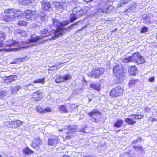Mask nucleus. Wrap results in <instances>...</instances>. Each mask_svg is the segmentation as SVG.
Here are the masks:
<instances>
[{
  "label": "nucleus",
  "mask_w": 157,
  "mask_h": 157,
  "mask_svg": "<svg viewBox=\"0 0 157 157\" xmlns=\"http://www.w3.org/2000/svg\"><path fill=\"white\" fill-rule=\"evenodd\" d=\"M52 22L53 25L56 28V29L53 30L52 32V33L54 34L53 36H52V38L54 39L62 35L64 29V26L68 24L69 22L68 21H65L62 23L59 20L55 18L52 19Z\"/></svg>",
  "instance_id": "f257e3e1"
},
{
  "label": "nucleus",
  "mask_w": 157,
  "mask_h": 157,
  "mask_svg": "<svg viewBox=\"0 0 157 157\" xmlns=\"http://www.w3.org/2000/svg\"><path fill=\"white\" fill-rule=\"evenodd\" d=\"M40 34L42 35L45 34L44 36H38L35 34L32 35L30 37L29 39H28L24 42L25 44H28L27 46H25L24 47L26 48L30 46H33V44H30L31 43L37 42L40 39H42V37H47L48 35H51V32H48V29L46 28L43 29L40 32Z\"/></svg>",
  "instance_id": "f03ea898"
},
{
  "label": "nucleus",
  "mask_w": 157,
  "mask_h": 157,
  "mask_svg": "<svg viewBox=\"0 0 157 157\" xmlns=\"http://www.w3.org/2000/svg\"><path fill=\"white\" fill-rule=\"evenodd\" d=\"M124 62L127 63L130 62H135L139 64L144 63L145 62V59L140 54L137 52L128 58L124 59Z\"/></svg>",
  "instance_id": "7ed1b4c3"
},
{
  "label": "nucleus",
  "mask_w": 157,
  "mask_h": 157,
  "mask_svg": "<svg viewBox=\"0 0 157 157\" xmlns=\"http://www.w3.org/2000/svg\"><path fill=\"white\" fill-rule=\"evenodd\" d=\"M113 71L117 78L121 82L125 78L124 68L121 64L116 65L113 68Z\"/></svg>",
  "instance_id": "20e7f679"
},
{
  "label": "nucleus",
  "mask_w": 157,
  "mask_h": 157,
  "mask_svg": "<svg viewBox=\"0 0 157 157\" xmlns=\"http://www.w3.org/2000/svg\"><path fill=\"white\" fill-rule=\"evenodd\" d=\"M101 113L97 109H93L88 113V115L91 117V121L94 122H98L101 121Z\"/></svg>",
  "instance_id": "39448f33"
},
{
  "label": "nucleus",
  "mask_w": 157,
  "mask_h": 157,
  "mask_svg": "<svg viewBox=\"0 0 157 157\" xmlns=\"http://www.w3.org/2000/svg\"><path fill=\"white\" fill-rule=\"evenodd\" d=\"M24 15L27 20H35L36 17V12L35 10H28L25 11Z\"/></svg>",
  "instance_id": "423d86ee"
},
{
  "label": "nucleus",
  "mask_w": 157,
  "mask_h": 157,
  "mask_svg": "<svg viewBox=\"0 0 157 157\" xmlns=\"http://www.w3.org/2000/svg\"><path fill=\"white\" fill-rule=\"evenodd\" d=\"M104 70L102 68H96L92 70L89 74V77L94 78L99 77L101 75L104 74Z\"/></svg>",
  "instance_id": "0eeeda50"
},
{
  "label": "nucleus",
  "mask_w": 157,
  "mask_h": 157,
  "mask_svg": "<svg viewBox=\"0 0 157 157\" xmlns=\"http://www.w3.org/2000/svg\"><path fill=\"white\" fill-rule=\"evenodd\" d=\"M123 92V88L120 86H117L111 90L109 95L111 97L116 98L122 95Z\"/></svg>",
  "instance_id": "6e6552de"
},
{
  "label": "nucleus",
  "mask_w": 157,
  "mask_h": 157,
  "mask_svg": "<svg viewBox=\"0 0 157 157\" xmlns=\"http://www.w3.org/2000/svg\"><path fill=\"white\" fill-rule=\"evenodd\" d=\"M110 5H108L107 4L103 5V8H99L98 12L99 13L102 12V13L107 12L109 13L112 11L114 9V7L111 5V3H109Z\"/></svg>",
  "instance_id": "1a4fd4ad"
},
{
  "label": "nucleus",
  "mask_w": 157,
  "mask_h": 157,
  "mask_svg": "<svg viewBox=\"0 0 157 157\" xmlns=\"http://www.w3.org/2000/svg\"><path fill=\"white\" fill-rule=\"evenodd\" d=\"M42 144V140L39 138L34 139L31 144V146L33 148L38 150Z\"/></svg>",
  "instance_id": "9d476101"
},
{
  "label": "nucleus",
  "mask_w": 157,
  "mask_h": 157,
  "mask_svg": "<svg viewBox=\"0 0 157 157\" xmlns=\"http://www.w3.org/2000/svg\"><path fill=\"white\" fill-rule=\"evenodd\" d=\"M41 7L42 9L45 11H50L51 8V4L50 2L46 0L41 1Z\"/></svg>",
  "instance_id": "9b49d317"
},
{
  "label": "nucleus",
  "mask_w": 157,
  "mask_h": 157,
  "mask_svg": "<svg viewBox=\"0 0 157 157\" xmlns=\"http://www.w3.org/2000/svg\"><path fill=\"white\" fill-rule=\"evenodd\" d=\"M1 18L5 21L9 22L13 20L14 19V17L12 14L9 15L4 12H2L1 14Z\"/></svg>",
  "instance_id": "f8f14e48"
},
{
  "label": "nucleus",
  "mask_w": 157,
  "mask_h": 157,
  "mask_svg": "<svg viewBox=\"0 0 157 157\" xmlns=\"http://www.w3.org/2000/svg\"><path fill=\"white\" fill-rule=\"evenodd\" d=\"M19 45H20V43L18 41L11 39L6 41L4 44L5 47L17 46Z\"/></svg>",
  "instance_id": "ddd939ff"
},
{
  "label": "nucleus",
  "mask_w": 157,
  "mask_h": 157,
  "mask_svg": "<svg viewBox=\"0 0 157 157\" xmlns=\"http://www.w3.org/2000/svg\"><path fill=\"white\" fill-rule=\"evenodd\" d=\"M22 124V122L18 120L14 121H11L10 128H16L20 127Z\"/></svg>",
  "instance_id": "4468645a"
},
{
  "label": "nucleus",
  "mask_w": 157,
  "mask_h": 157,
  "mask_svg": "<svg viewBox=\"0 0 157 157\" xmlns=\"http://www.w3.org/2000/svg\"><path fill=\"white\" fill-rule=\"evenodd\" d=\"M59 140L56 137H52L49 139L48 141V145L53 146L57 144L59 142Z\"/></svg>",
  "instance_id": "2eb2a0df"
},
{
  "label": "nucleus",
  "mask_w": 157,
  "mask_h": 157,
  "mask_svg": "<svg viewBox=\"0 0 157 157\" xmlns=\"http://www.w3.org/2000/svg\"><path fill=\"white\" fill-rule=\"evenodd\" d=\"M20 88L21 86L19 85H17L11 87L10 89V91L11 92L10 95L11 94L13 95L16 94Z\"/></svg>",
  "instance_id": "dca6fc26"
},
{
  "label": "nucleus",
  "mask_w": 157,
  "mask_h": 157,
  "mask_svg": "<svg viewBox=\"0 0 157 157\" xmlns=\"http://www.w3.org/2000/svg\"><path fill=\"white\" fill-rule=\"evenodd\" d=\"M36 110L39 113L44 114L46 113V112H50L51 109L50 108L48 107L43 109L41 107H38L36 108Z\"/></svg>",
  "instance_id": "f3484780"
},
{
  "label": "nucleus",
  "mask_w": 157,
  "mask_h": 157,
  "mask_svg": "<svg viewBox=\"0 0 157 157\" xmlns=\"http://www.w3.org/2000/svg\"><path fill=\"white\" fill-rule=\"evenodd\" d=\"M133 148L135 151L139 153L144 154L145 153V151L142 146L140 145H133Z\"/></svg>",
  "instance_id": "a211bd4d"
},
{
  "label": "nucleus",
  "mask_w": 157,
  "mask_h": 157,
  "mask_svg": "<svg viewBox=\"0 0 157 157\" xmlns=\"http://www.w3.org/2000/svg\"><path fill=\"white\" fill-rule=\"evenodd\" d=\"M15 34L18 36H25L27 35V33L24 30L21 29H17L15 31Z\"/></svg>",
  "instance_id": "6ab92c4d"
},
{
  "label": "nucleus",
  "mask_w": 157,
  "mask_h": 157,
  "mask_svg": "<svg viewBox=\"0 0 157 157\" xmlns=\"http://www.w3.org/2000/svg\"><path fill=\"white\" fill-rule=\"evenodd\" d=\"M142 19L141 21L143 22H145L147 24H149L151 21L150 18L146 14H144L142 16Z\"/></svg>",
  "instance_id": "aec40b11"
},
{
  "label": "nucleus",
  "mask_w": 157,
  "mask_h": 157,
  "mask_svg": "<svg viewBox=\"0 0 157 157\" xmlns=\"http://www.w3.org/2000/svg\"><path fill=\"white\" fill-rule=\"evenodd\" d=\"M100 85L96 83L92 82L90 85V87L97 91H99L100 90Z\"/></svg>",
  "instance_id": "412c9836"
},
{
  "label": "nucleus",
  "mask_w": 157,
  "mask_h": 157,
  "mask_svg": "<svg viewBox=\"0 0 157 157\" xmlns=\"http://www.w3.org/2000/svg\"><path fill=\"white\" fill-rule=\"evenodd\" d=\"M42 94L39 92H34L33 94V97L35 98V101L39 100L42 98Z\"/></svg>",
  "instance_id": "4be33fe9"
},
{
  "label": "nucleus",
  "mask_w": 157,
  "mask_h": 157,
  "mask_svg": "<svg viewBox=\"0 0 157 157\" xmlns=\"http://www.w3.org/2000/svg\"><path fill=\"white\" fill-rule=\"evenodd\" d=\"M33 0H17V2L20 5H28L32 3Z\"/></svg>",
  "instance_id": "5701e85b"
},
{
  "label": "nucleus",
  "mask_w": 157,
  "mask_h": 157,
  "mask_svg": "<svg viewBox=\"0 0 157 157\" xmlns=\"http://www.w3.org/2000/svg\"><path fill=\"white\" fill-rule=\"evenodd\" d=\"M124 121L127 124L131 125H133L135 124L136 121L132 118H127L125 119Z\"/></svg>",
  "instance_id": "b1692460"
},
{
  "label": "nucleus",
  "mask_w": 157,
  "mask_h": 157,
  "mask_svg": "<svg viewBox=\"0 0 157 157\" xmlns=\"http://www.w3.org/2000/svg\"><path fill=\"white\" fill-rule=\"evenodd\" d=\"M137 68L135 66H132L128 70V71L130 75H135L137 72Z\"/></svg>",
  "instance_id": "393cba45"
},
{
  "label": "nucleus",
  "mask_w": 157,
  "mask_h": 157,
  "mask_svg": "<svg viewBox=\"0 0 157 157\" xmlns=\"http://www.w3.org/2000/svg\"><path fill=\"white\" fill-rule=\"evenodd\" d=\"M28 58L27 56L24 57H19L15 59L13 62L12 63L16 64L20 62H23L26 59H27Z\"/></svg>",
  "instance_id": "a878e982"
},
{
  "label": "nucleus",
  "mask_w": 157,
  "mask_h": 157,
  "mask_svg": "<svg viewBox=\"0 0 157 157\" xmlns=\"http://www.w3.org/2000/svg\"><path fill=\"white\" fill-rule=\"evenodd\" d=\"M77 126L75 125H71L69 126H67L66 128L67 129L69 130V133H73L76 129Z\"/></svg>",
  "instance_id": "bb28decb"
},
{
  "label": "nucleus",
  "mask_w": 157,
  "mask_h": 157,
  "mask_svg": "<svg viewBox=\"0 0 157 157\" xmlns=\"http://www.w3.org/2000/svg\"><path fill=\"white\" fill-rule=\"evenodd\" d=\"M124 123V121L121 119H118L114 123V126L117 128H119L121 127Z\"/></svg>",
  "instance_id": "cd10ccee"
},
{
  "label": "nucleus",
  "mask_w": 157,
  "mask_h": 157,
  "mask_svg": "<svg viewBox=\"0 0 157 157\" xmlns=\"http://www.w3.org/2000/svg\"><path fill=\"white\" fill-rule=\"evenodd\" d=\"M17 76L15 75H11L6 77V81L7 82H13L16 79Z\"/></svg>",
  "instance_id": "c85d7f7f"
},
{
  "label": "nucleus",
  "mask_w": 157,
  "mask_h": 157,
  "mask_svg": "<svg viewBox=\"0 0 157 157\" xmlns=\"http://www.w3.org/2000/svg\"><path fill=\"white\" fill-rule=\"evenodd\" d=\"M39 18L41 21L45 22L47 20V16L44 12H43L40 13Z\"/></svg>",
  "instance_id": "c756f323"
},
{
  "label": "nucleus",
  "mask_w": 157,
  "mask_h": 157,
  "mask_svg": "<svg viewBox=\"0 0 157 157\" xmlns=\"http://www.w3.org/2000/svg\"><path fill=\"white\" fill-rule=\"evenodd\" d=\"M77 18L78 16L76 14L73 13H72L71 14L70 17V21L71 22H73L76 20L77 19Z\"/></svg>",
  "instance_id": "7c9ffc66"
},
{
  "label": "nucleus",
  "mask_w": 157,
  "mask_h": 157,
  "mask_svg": "<svg viewBox=\"0 0 157 157\" xmlns=\"http://www.w3.org/2000/svg\"><path fill=\"white\" fill-rule=\"evenodd\" d=\"M14 9L13 8H9L6 9L4 11V12L7 14L10 15L13 14L14 13Z\"/></svg>",
  "instance_id": "2f4dec72"
},
{
  "label": "nucleus",
  "mask_w": 157,
  "mask_h": 157,
  "mask_svg": "<svg viewBox=\"0 0 157 157\" xmlns=\"http://www.w3.org/2000/svg\"><path fill=\"white\" fill-rule=\"evenodd\" d=\"M45 81V79L44 78H41L38 79H37L34 80L33 82L34 83H41L43 84Z\"/></svg>",
  "instance_id": "473e14b6"
},
{
  "label": "nucleus",
  "mask_w": 157,
  "mask_h": 157,
  "mask_svg": "<svg viewBox=\"0 0 157 157\" xmlns=\"http://www.w3.org/2000/svg\"><path fill=\"white\" fill-rule=\"evenodd\" d=\"M35 87L33 85L31 84H28L24 86V89L26 90H34Z\"/></svg>",
  "instance_id": "72a5a7b5"
},
{
  "label": "nucleus",
  "mask_w": 157,
  "mask_h": 157,
  "mask_svg": "<svg viewBox=\"0 0 157 157\" xmlns=\"http://www.w3.org/2000/svg\"><path fill=\"white\" fill-rule=\"evenodd\" d=\"M14 12L13 14H12V15L14 17V18L16 17L20 16L22 13L21 11L16 10H14Z\"/></svg>",
  "instance_id": "f704fd0d"
},
{
  "label": "nucleus",
  "mask_w": 157,
  "mask_h": 157,
  "mask_svg": "<svg viewBox=\"0 0 157 157\" xmlns=\"http://www.w3.org/2000/svg\"><path fill=\"white\" fill-rule=\"evenodd\" d=\"M23 153L26 154H29L34 152L33 151L29 149V147H26L23 149Z\"/></svg>",
  "instance_id": "c9c22d12"
},
{
  "label": "nucleus",
  "mask_w": 157,
  "mask_h": 157,
  "mask_svg": "<svg viewBox=\"0 0 157 157\" xmlns=\"http://www.w3.org/2000/svg\"><path fill=\"white\" fill-rule=\"evenodd\" d=\"M142 138L140 137H139L138 138L132 142V144L133 145H137L139 143H141V141Z\"/></svg>",
  "instance_id": "e433bc0d"
},
{
  "label": "nucleus",
  "mask_w": 157,
  "mask_h": 157,
  "mask_svg": "<svg viewBox=\"0 0 157 157\" xmlns=\"http://www.w3.org/2000/svg\"><path fill=\"white\" fill-rule=\"evenodd\" d=\"M138 81V79H131L129 83V86H132L134 85Z\"/></svg>",
  "instance_id": "4c0bfd02"
},
{
  "label": "nucleus",
  "mask_w": 157,
  "mask_h": 157,
  "mask_svg": "<svg viewBox=\"0 0 157 157\" xmlns=\"http://www.w3.org/2000/svg\"><path fill=\"white\" fill-rule=\"evenodd\" d=\"M18 24L20 26H26L27 25V22L24 20H21L18 21Z\"/></svg>",
  "instance_id": "58836bf2"
},
{
  "label": "nucleus",
  "mask_w": 157,
  "mask_h": 157,
  "mask_svg": "<svg viewBox=\"0 0 157 157\" xmlns=\"http://www.w3.org/2000/svg\"><path fill=\"white\" fill-rule=\"evenodd\" d=\"M63 79L62 76H59L56 78L55 82L56 83H61L63 82Z\"/></svg>",
  "instance_id": "ea45409f"
},
{
  "label": "nucleus",
  "mask_w": 157,
  "mask_h": 157,
  "mask_svg": "<svg viewBox=\"0 0 157 157\" xmlns=\"http://www.w3.org/2000/svg\"><path fill=\"white\" fill-rule=\"evenodd\" d=\"M5 39V35L3 32L0 31V43L1 44V46L2 44L1 43Z\"/></svg>",
  "instance_id": "a19ab883"
},
{
  "label": "nucleus",
  "mask_w": 157,
  "mask_h": 157,
  "mask_svg": "<svg viewBox=\"0 0 157 157\" xmlns=\"http://www.w3.org/2000/svg\"><path fill=\"white\" fill-rule=\"evenodd\" d=\"M63 82L70 79L71 78V77L69 75L67 74L64 76H62Z\"/></svg>",
  "instance_id": "79ce46f5"
},
{
  "label": "nucleus",
  "mask_w": 157,
  "mask_h": 157,
  "mask_svg": "<svg viewBox=\"0 0 157 157\" xmlns=\"http://www.w3.org/2000/svg\"><path fill=\"white\" fill-rule=\"evenodd\" d=\"M78 22H76L74 23L71 25L68 28V30L69 29H74L77 27V26L78 24Z\"/></svg>",
  "instance_id": "37998d69"
},
{
  "label": "nucleus",
  "mask_w": 157,
  "mask_h": 157,
  "mask_svg": "<svg viewBox=\"0 0 157 157\" xmlns=\"http://www.w3.org/2000/svg\"><path fill=\"white\" fill-rule=\"evenodd\" d=\"M11 121H6L3 122V125L5 126H7L10 128Z\"/></svg>",
  "instance_id": "c03bdc74"
},
{
  "label": "nucleus",
  "mask_w": 157,
  "mask_h": 157,
  "mask_svg": "<svg viewBox=\"0 0 157 157\" xmlns=\"http://www.w3.org/2000/svg\"><path fill=\"white\" fill-rule=\"evenodd\" d=\"M60 110L62 113H65L67 112L66 107L64 105H62L60 107Z\"/></svg>",
  "instance_id": "a18cd8bd"
},
{
  "label": "nucleus",
  "mask_w": 157,
  "mask_h": 157,
  "mask_svg": "<svg viewBox=\"0 0 157 157\" xmlns=\"http://www.w3.org/2000/svg\"><path fill=\"white\" fill-rule=\"evenodd\" d=\"M148 31V28L146 26H143L141 29L140 32L142 33H145L147 32Z\"/></svg>",
  "instance_id": "49530a36"
},
{
  "label": "nucleus",
  "mask_w": 157,
  "mask_h": 157,
  "mask_svg": "<svg viewBox=\"0 0 157 157\" xmlns=\"http://www.w3.org/2000/svg\"><path fill=\"white\" fill-rule=\"evenodd\" d=\"M6 95V92L5 91H1L0 92V97L3 98Z\"/></svg>",
  "instance_id": "de8ad7c7"
},
{
  "label": "nucleus",
  "mask_w": 157,
  "mask_h": 157,
  "mask_svg": "<svg viewBox=\"0 0 157 157\" xmlns=\"http://www.w3.org/2000/svg\"><path fill=\"white\" fill-rule=\"evenodd\" d=\"M55 6L57 8H61L63 7V6L60 5L59 2H57L55 4Z\"/></svg>",
  "instance_id": "09e8293b"
},
{
  "label": "nucleus",
  "mask_w": 157,
  "mask_h": 157,
  "mask_svg": "<svg viewBox=\"0 0 157 157\" xmlns=\"http://www.w3.org/2000/svg\"><path fill=\"white\" fill-rule=\"evenodd\" d=\"M155 78L154 77H152L148 79V81L149 82H153L155 81Z\"/></svg>",
  "instance_id": "8fccbe9b"
},
{
  "label": "nucleus",
  "mask_w": 157,
  "mask_h": 157,
  "mask_svg": "<svg viewBox=\"0 0 157 157\" xmlns=\"http://www.w3.org/2000/svg\"><path fill=\"white\" fill-rule=\"evenodd\" d=\"M126 2V0H121V4L119 6H118V7H121V6H122L121 5V4H125V3H127V2Z\"/></svg>",
  "instance_id": "3c124183"
},
{
  "label": "nucleus",
  "mask_w": 157,
  "mask_h": 157,
  "mask_svg": "<svg viewBox=\"0 0 157 157\" xmlns=\"http://www.w3.org/2000/svg\"><path fill=\"white\" fill-rule=\"evenodd\" d=\"M87 28V26L86 25H85L83 27H82V28L80 29H79L78 30V32H80V31H82L83 30H85V29Z\"/></svg>",
  "instance_id": "603ef678"
},
{
  "label": "nucleus",
  "mask_w": 157,
  "mask_h": 157,
  "mask_svg": "<svg viewBox=\"0 0 157 157\" xmlns=\"http://www.w3.org/2000/svg\"><path fill=\"white\" fill-rule=\"evenodd\" d=\"M133 116H134V118L135 119H140V118L138 117V115L136 114H132V116H130L131 117H132Z\"/></svg>",
  "instance_id": "864d4df0"
},
{
  "label": "nucleus",
  "mask_w": 157,
  "mask_h": 157,
  "mask_svg": "<svg viewBox=\"0 0 157 157\" xmlns=\"http://www.w3.org/2000/svg\"><path fill=\"white\" fill-rule=\"evenodd\" d=\"M151 108H150L148 107H146L144 108V110L146 112H148V111Z\"/></svg>",
  "instance_id": "5fc2aeb1"
},
{
  "label": "nucleus",
  "mask_w": 157,
  "mask_h": 157,
  "mask_svg": "<svg viewBox=\"0 0 157 157\" xmlns=\"http://www.w3.org/2000/svg\"><path fill=\"white\" fill-rule=\"evenodd\" d=\"M54 68L53 69H52V70H57L59 68H57V66H55V65H54L53 66V67H52L51 68Z\"/></svg>",
  "instance_id": "6e6d98bb"
},
{
  "label": "nucleus",
  "mask_w": 157,
  "mask_h": 157,
  "mask_svg": "<svg viewBox=\"0 0 157 157\" xmlns=\"http://www.w3.org/2000/svg\"><path fill=\"white\" fill-rule=\"evenodd\" d=\"M36 26L40 27L41 26V23L40 22H37L36 23Z\"/></svg>",
  "instance_id": "4d7b16f0"
},
{
  "label": "nucleus",
  "mask_w": 157,
  "mask_h": 157,
  "mask_svg": "<svg viewBox=\"0 0 157 157\" xmlns=\"http://www.w3.org/2000/svg\"><path fill=\"white\" fill-rule=\"evenodd\" d=\"M80 132H85L84 131V128H82L80 130Z\"/></svg>",
  "instance_id": "13d9d810"
},
{
  "label": "nucleus",
  "mask_w": 157,
  "mask_h": 157,
  "mask_svg": "<svg viewBox=\"0 0 157 157\" xmlns=\"http://www.w3.org/2000/svg\"><path fill=\"white\" fill-rule=\"evenodd\" d=\"M114 0H108L106 3H108L110 2V3L112 2H114Z\"/></svg>",
  "instance_id": "bf43d9fd"
},
{
  "label": "nucleus",
  "mask_w": 157,
  "mask_h": 157,
  "mask_svg": "<svg viewBox=\"0 0 157 157\" xmlns=\"http://www.w3.org/2000/svg\"><path fill=\"white\" fill-rule=\"evenodd\" d=\"M78 0H71V1L72 2V3H75L77 2Z\"/></svg>",
  "instance_id": "052dcab7"
},
{
  "label": "nucleus",
  "mask_w": 157,
  "mask_h": 157,
  "mask_svg": "<svg viewBox=\"0 0 157 157\" xmlns=\"http://www.w3.org/2000/svg\"><path fill=\"white\" fill-rule=\"evenodd\" d=\"M84 157H96V156H93L92 155H87L84 156Z\"/></svg>",
  "instance_id": "680f3d73"
},
{
  "label": "nucleus",
  "mask_w": 157,
  "mask_h": 157,
  "mask_svg": "<svg viewBox=\"0 0 157 157\" xmlns=\"http://www.w3.org/2000/svg\"><path fill=\"white\" fill-rule=\"evenodd\" d=\"M84 2H86V3H88L90 1H92L93 0H83Z\"/></svg>",
  "instance_id": "e2e57ef3"
},
{
  "label": "nucleus",
  "mask_w": 157,
  "mask_h": 157,
  "mask_svg": "<svg viewBox=\"0 0 157 157\" xmlns=\"http://www.w3.org/2000/svg\"><path fill=\"white\" fill-rule=\"evenodd\" d=\"M138 117L140 118V119H141L143 117V115L140 114H138Z\"/></svg>",
  "instance_id": "0e129e2a"
},
{
  "label": "nucleus",
  "mask_w": 157,
  "mask_h": 157,
  "mask_svg": "<svg viewBox=\"0 0 157 157\" xmlns=\"http://www.w3.org/2000/svg\"><path fill=\"white\" fill-rule=\"evenodd\" d=\"M136 6H137V5H136V4H133L132 6V7L134 8H135L136 7Z\"/></svg>",
  "instance_id": "69168bd1"
},
{
  "label": "nucleus",
  "mask_w": 157,
  "mask_h": 157,
  "mask_svg": "<svg viewBox=\"0 0 157 157\" xmlns=\"http://www.w3.org/2000/svg\"><path fill=\"white\" fill-rule=\"evenodd\" d=\"M34 25L35 27H38V26H36V23L34 24Z\"/></svg>",
  "instance_id": "338daca9"
},
{
  "label": "nucleus",
  "mask_w": 157,
  "mask_h": 157,
  "mask_svg": "<svg viewBox=\"0 0 157 157\" xmlns=\"http://www.w3.org/2000/svg\"><path fill=\"white\" fill-rule=\"evenodd\" d=\"M155 118H154L152 119V121H155Z\"/></svg>",
  "instance_id": "774afa93"
}]
</instances>
